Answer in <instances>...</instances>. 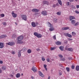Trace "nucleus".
I'll return each instance as SVG.
<instances>
[{
    "label": "nucleus",
    "mask_w": 79,
    "mask_h": 79,
    "mask_svg": "<svg viewBox=\"0 0 79 79\" xmlns=\"http://www.w3.org/2000/svg\"><path fill=\"white\" fill-rule=\"evenodd\" d=\"M23 38V36L22 35L19 36L17 38V42L18 44H23V41H22Z\"/></svg>",
    "instance_id": "1"
},
{
    "label": "nucleus",
    "mask_w": 79,
    "mask_h": 79,
    "mask_svg": "<svg viewBox=\"0 0 79 79\" xmlns=\"http://www.w3.org/2000/svg\"><path fill=\"white\" fill-rule=\"evenodd\" d=\"M34 34L35 36H36L38 38H40L42 36V35L40 34H38V33L36 32H35Z\"/></svg>",
    "instance_id": "2"
},
{
    "label": "nucleus",
    "mask_w": 79,
    "mask_h": 79,
    "mask_svg": "<svg viewBox=\"0 0 79 79\" xmlns=\"http://www.w3.org/2000/svg\"><path fill=\"white\" fill-rule=\"evenodd\" d=\"M21 17L22 19L26 21L27 19V15H21Z\"/></svg>",
    "instance_id": "3"
},
{
    "label": "nucleus",
    "mask_w": 79,
    "mask_h": 79,
    "mask_svg": "<svg viewBox=\"0 0 79 79\" xmlns=\"http://www.w3.org/2000/svg\"><path fill=\"white\" fill-rule=\"evenodd\" d=\"M6 45H10V46H13V45H14L15 43L13 42H9V43H7L6 44Z\"/></svg>",
    "instance_id": "4"
},
{
    "label": "nucleus",
    "mask_w": 79,
    "mask_h": 79,
    "mask_svg": "<svg viewBox=\"0 0 79 79\" xmlns=\"http://www.w3.org/2000/svg\"><path fill=\"white\" fill-rule=\"evenodd\" d=\"M64 34L66 36H68L70 38L72 37V35L71 34H69L68 33H64Z\"/></svg>",
    "instance_id": "5"
},
{
    "label": "nucleus",
    "mask_w": 79,
    "mask_h": 79,
    "mask_svg": "<svg viewBox=\"0 0 79 79\" xmlns=\"http://www.w3.org/2000/svg\"><path fill=\"white\" fill-rule=\"evenodd\" d=\"M41 14L44 15L46 16L48 14L47 12L46 11H43L41 12Z\"/></svg>",
    "instance_id": "6"
},
{
    "label": "nucleus",
    "mask_w": 79,
    "mask_h": 79,
    "mask_svg": "<svg viewBox=\"0 0 79 79\" xmlns=\"http://www.w3.org/2000/svg\"><path fill=\"white\" fill-rule=\"evenodd\" d=\"M6 37H7V36L4 35H2L0 36V39L6 38Z\"/></svg>",
    "instance_id": "7"
},
{
    "label": "nucleus",
    "mask_w": 79,
    "mask_h": 79,
    "mask_svg": "<svg viewBox=\"0 0 79 79\" xmlns=\"http://www.w3.org/2000/svg\"><path fill=\"white\" fill-rule=\"evenodd\" d=\"M12 16L14 18H16L17 17V14L15 13H14V11H12Z\"/></svg>",
    "instance_id": "8"
},
{
    "label": "nucleus",
    "mask_w": 79,
    "mask_h": 79,
    "mask_svg": "<svg viewBox=\"0 0 79 79\" xmlns=\"http://www.w3.org/2000/svg\"><path fill=\"white\" fill-rule=\"evenodd\" d=\"M32 70L34 73L36 72L37 71L36 68V67L33 66L32 69Z\"/></svg>",
    "instance_id": "9"
},
{
    "label": "nucleus",
    "mask_w": 79,
    "mask_h": 79,
    "mask_svg": "<svg viewBox=\"0 0 79 79\" xmlns=\"http://www.w3.org/2000/svg\"><path fill=\"white\" fill-rule=\"evenodd\" d=\"M55 44L56 45H61L62 43L61 42L58 41L56 42Z\"/></svg>",
    "instance_id": "10"
},
{
    "label": "nucleus",
    "mask_w": 79,
    "mask_h": 79,
    "mask_svg": "<svg viewBox=\"0 0 79 79\" xmlns=\"http://www.w3.org/2000/svg\"><path fill=\"white\" fill-rule=\"evenodd\" d=\"M4 47V45L2 43H0V48H3Z\"/></svg>",
    "instance_id": "11"
},
{
    "label": "nucleus",
    "mask_w": 79,
    "mask_h": 79,
    "mask_svg": "<svg viewBox=\"0 0 79 79\" xmlns=\"http://www.w3.org/2000/svg\"><path fill=\"white\" fill-rule=\"evenodd\" d=\"M39 11V9H33L32 10V11L33 12H38Z\"/></svg>",
    "instance_id": "12"
},
{
    "label": "nucleus",
    "mask_w": 79,
    "mask_h": 79,
    "mask_svg": "<svg viewBox=\"0 0 79 79\" xmlns=\"http://www.w3.org/2000/svg\"><path fill=\"white\" fill-rule=\"evenodd\" d=\"M31 25L33 27H35L36 26L35 23L34 22H32L31 23Z\"/></svg>",
    "instance_id": "13"
},
{
    "label": "nucleus",
    "mask_w": 79,
    "mask_h": 79,
    "mask_svg": "<svg viewBox=\"0 0 79 79\" xmlns=\"http://www.w3.org/2000/svg\"><path fill=\"white\" fill-rule=\"evenodd\" d=\"M39 75H40V76H41L42 77H44V74H43L41 72L39 71Z\"/></svg>",
    "instance_id": "14"
},
{
    "label": "nucleus",
    "mask_w": 79,
    "mask_h": 79,
    "mask_svg": "<svg viewBox=\"0 0 79 79\" xmlns=\"http://www.w3.org/2000/svg\"><path fill=\"white\" fill-rule=\"evenodd\" d=\"M69 19L70 20H71L73 19H75V18L74 16H70L69 17Z\"/></svg>",
    "instance_id": "15"
},
{
    "label": "nucleus",
    "mask_w": 79,
    "mask_h": 79,
    "mask_svg": "<svg viewBox=\"0 0 79 79\" xmlns=\"http://www.w3.org/2000/svg\"><path fill=\"white\" fill-rule=\"evenodd\" d=\"M21 76L20 74L19 73H18L16 74V77L17 78H18L20 77Z\"/></svg>",
    "instance_id": "16"
},
{
    "label": "nucleus",
    "mask_w": 79,
    "mask_h": 79,
    "mask_svg": "<svg viewBox=\"0 0 79 79\" xmlns=\"http://www.w3.org/2000/svg\"><path fill=\"white\" fill-rule=\"evenodd\" d=\"M43 3L44 4H47V5H48L49 4L48 2L45 1H43Z\"/></svg>",
    "instance_id": "17"
},
{
    "label": "nucleus",
    "mask_w": 79,
    "mask_h": 79,
    "mask_svg": "<svg viewBox=\"0 0 79 79\" xmlns=\"http://www.w3.org/2000/svg\"><path fill=\"white\" fill-rule=\"evenodd\" d=\"M69 28L68 27H63L62 28V29L64 30H67L69 29Z\"/></svg>",
    "instance_id": "18"
},
{
    "label": "nucleus",
    "mask_w": 79,
    "mask_h": 79,
    "mask_svg": "<svg viewBox=\"0 0 79 79\" xmlns=\"http://www.w3.org/2000/svg\"><path fill=\"white\" fill-rule=\"evenodd\" d=\"M59 48H60V50L61 51H64L63 48H64V47H63L62 46H61L59 47Z\"/></svg>",
    "instance_id": "19"
},
{
    "label": "nucleus",
    "mask_w": 79,
    "mask_h": 79,
    "mask_svg": "<svg viewBox=\"0 0 79 79\" xmlns=\"http://www.w3.org/2000/svg\"><path fill=\"white\" fill-rule=\"evenodd\" d=\"M54 30V28L52 27H50V28L49 29V30L50 31H53Z\"/></svg>",
    "instance_id": "20"
},
{
    "label": "nucleus",
    "mask_w": 79,
    "mask_h": 79,
    "mask_svg": "<svg viewBox=\"0 0 79 79\" xmlns=\"http://www.w3.org/2000/svg\"><path fill=\"white\" fill-rule=\"evenodd\" d=\"M61 6L62 5V2L60 0H57Z\"/></svg>",
    "instance_id": "21"
},
{
    "label": "nucleus",
    "mask_w": 79,
    "mask_h": 79,
    "mask_svg": "<svg viewBox=\"0 0 79 79\" xmlns=\"http://www.w3.org/2000/svg\"><path fill=\"white\" fill-rule=\"evenodd\" d=\"M21 51H19L18 52V57L19 58H20V57L21 56V52H20Z\"/></svg>",
    "instance_id": "22"
},
{
    "label": "nucleus",
    "mask_w": 79,
    "mask_h": 79,
    "mask_svg": "<svg viewBox=\"0 0 79 79\" xmlns=\"http://www.w3.org/2000/svg\"><path fill=\"white\" fill-rule=\"evenodd\" d=\"M73 49L72 48H68V51H70V52H73Z\"/></svg>",
    "instance_id": "23"
},
{
    "label": "nucleus",
    "mask_w": 79,
    "mask_h": 79,
    "mask_svg": "<svg viewBox=\"0 0 79 79\" xmlns=\"http://www.w3.org/2000/svg\"><path fill=\"white\" fill-rule=\"evenodd\" d=\"M6 67L5 66H2V69L3 70H6Z\"/></svg>",
    "instance_id": "24"
},
{
    "label": "nucleus",
    "mask_w": 79,
    "mask_h": 79,
    "mask_svg": "<svg viewBox=\"0 0 79 79\" xmlns=\"http://www.w3.org/2000/svg\"><path fill=\"white\" fill-rule=\"evenodd\" d=\"M76 23V21L75 20H72L71 21V23L73 24H74Z\"/></svg>",
    "instance_id": "25"
},
{
    "label": "nucleus",
    "mask_w": 79,
    "mask_h": 79,
    "mask_svg": "<svg viewBox=\"0 0 79 79\" xmlns=\"http://www.w3.org/2000/svg\"><path fill=\"white\" fill-rule=\"evenodd\" d=\"M27 52L28 53H31V50L30 49H29L27 50Z\"/></svg>",
    "instance_id": "26"
},
{
    "label": "nucleus",
    "mask_w": 79,
    "mask_h": 79,
    "mask_svg": "<svg viewBox=\"0 0 79 79\" xmlns=\"http://www.w3.org/2000/svg\"><path fill=\"white\" fill-rule=\"evenodd\" d=\"M66 69L67 71L68 72H69L70 71V69L69 67H66Z\"/></svg>",
    "instance_id": "27"
},
{
    "label": "nucleus",
    "mask_w": 79,
    "mask_h": 79,
    "mask_svg": "<svg viewBox=\"0 0 79 79\" xmlns=\"http://www.w3.org/2000/svg\"><path fill=\"white\" fill-rule=\"evenodd\" d=\"M76 70L77 71H79V66H76Z\"/></svg>",
    "instance_id": "28"
},
{
    "label": "nucleus",
    "mask_w": 79,
    "mask_h": 79,
    "mask_svg": "<svg viewBox=\"0 0 79 79\" xmlns=\"http://www.w3.org/2000/svg\"><path fill=\"white\" fill-rule=\"evenodd\" d=\"M56 47H54L53 48H51V50H54L55 49H56Z\"/></svg>",
    "instance_id": "29"
},
{
    "label": "nucleus",
    "mask_w": 79,
    "mask_h": 79,
    "mask_svg": "<svg viewBox=\"0 0 79 79\" xmlns=\"http://www.w3.org/2000/svg\"><path fill=\"white\" fill-rule=\"evenodd\" d=\"M47 66V65L46 64L44 65V68H45L46 71L47 70V68L46 67Z\"/></svg>",
    "instance_id": "30"
},
{
    "label": "nucleus",
    "mask_w": 79,
    "mask_h": 79,
    "mask_svg": "<svg viewBox=\"0 0 79 79\" xmlns=\"http://www.w3.org/2000/svg\"><path fill=\"white\" fill-rule=\"evenodd\" d=\"M48 26L50 27H52V25L49 22H48Z\"/></svg>",
    "instance_id": "31"
},
{
    "label": "nucleus",
    "mask_w": 79,
    "mask_h": 79,
    "mask_svg": "<svg viewBox=\"0 0 79 79\" xmlns=\"http://www.w3.org/2000/svg\"><path fill=\"white\" fill-rule=\"evenodd\" d=\"M16 37V35H15V34H13L12 35V38H14L15 37Z\"/></svg>",
    "instance_id": "32"
},
{
    "label": "nucleus",
    "mask_w": 79,
    "mask_h": 79,
    "mask_svg": "<svg viewBox=\"0 0 79 79\" xmlns=\"http://www.w3.org/2000/svg\"><path fill=\"white\" fill-rule=\"evenodd\" d=\"M0 16H1L2 17H3L5 16V15H4V14H1L0 15Z\"/></svg>",
    "instance_id": "33"
},
{
    "label": "nucleus",
    "mask_w": 79,
    "mask_h": 79,
    "mask_svg": "<svg viewBox=\"0 0 79 79\" xmlns=\"http://www.w3.org/2000/svg\"><path fill=\"white\" fill-rule=\"evenodd\" d=\"M57 14L59 15H61V12H58L57 13Z\"/></svg>",
    "instance_id": "34"
},
{
    "label": "nucleus",
    "mask_w": 79,
    "mask_h": 79,
    "mask_svg": "<svg viewBox=\"0 0 79 79\" xmlns=\"http://www.w3.org/2000/svg\"><path fill=\"white\" fill-rule=\"evenodd\" d=\"M79 24V22H77V23H76L74 25L75 26H77V25H78Z\"/></svg>",
    "instance_id": "35"
},
{
    "label": "nucleus",
    "mask_w": 79,
    "mask_h": 79,
    "mask_svg": "<svg viewBox=\"0 0 79 79\" xmlns=\"http://www.w3.org/2000/svg\"><path fill=\"white\" fill-rule=\"evenodd\" d=\"M76 34V33L74 32H72V35H75Z\"/></svg>",
    "instance_id": "36"
},
{
    "label": "nucleus",
    "mask_w": 79,
    "mask_h": 79,
    "mask_svg": "<svg viewBox=\"0 0 79 79\" xmlns=\"http://www.w3.org/2000/svg\"><path fill=\"white\" fill-rule=\"evenodd\" d=\"M61 61H65V59L64 58H63L61 59Z\"/></svg>",
    "instance_id": "37"
},
{
    "label": "nucleus",
    "mask_w": 79,
    "mask_h": 79,
    "mask_svg": "<svg viewBox=\"0 0 79 79\" xmlns=\"http://www.w3.org/2000/svg\"><path fill=\"white\" fill-rule=\"evenodd\" d=\"M46 60L48 62H49L50 60L49 58H47L46 59Z\"/></svg>",
    "instance_id": "38"
},
{
    "label": "nucleus",
    "mask_w": 79,
    "mask_h": 79,
    "mask_svg": "<svg viewBox=\"0 0 79 79\" xmlns=\"http://www.w3.org/2000/svg\"><path fill=\"white\" fill-rule=\"evenodd\" d=\"M4 25H6V23L5 22L2 23Z\"/></svg>",
    "instance_id": "39"
},
{
    "label": "nucleus",
    "mask_w": 79,
    "mask_h": 79,
    "mask_svg": "<svg viewBox=\"0 0 79 79\" xmlns=\"http://www.w3.org/2000/svg\"><path fill=\"white\" fill-rule=\"evenodd\" d=\"M75 68V66L74 65H73L72 66V68L73 69H74Z\"/></svg>",
    "instance_id": "40"
},
{
    "label": "nucleus",
    "mask_w": 79,
    "mask_h": 79,
    "mask_svg": "<svg viewBox=\"0 0 79 79\" xmlns=\"http://www.w3.org/2000/svg\"><path fill=\"white\" fill-rule=\"evenodd\" d=\"M57 20V19H56V18H55V19H54V21L55 23H56V22H56Z\"/></svg>",
    "instance_id": "41"
},
{
    "label": "nucleus",
    "mask_w": 79,
    "mask_h": 79,
    "mask_svg": "<svg viewBox=\"0 0 79 79\" xmlns=\"http://www.w3.org/2000/svg\"><path fill=\"white\" fill-rule=\"evenodd\" d=\"M58 56L59 57H60V58H63V56L61 55H59Z\"/></svg>",
    "instance_id": "42"
},
{
    "label": "nucleus",
    "mask_w": 79,
    "mask_h": 79,
    "mask_svg": "<svg viewBox=\"0 0 79 79\" xmlns=\"http://www.w3.org/2000/svg\"><path fill=\"white\" fill-rule=\"evenodd\" d=\"M53 38L54 39L56 40V35H55L53 36Z\"/></svg>",
    "instance_id": "43"
},
{
    "label": "nucleus",
    "mask_w": 79,
    "mask_h": 79,
    "mask_svg": "<svg viewBox=\"0 0 79 79\" xmlns=\"http://www.w3.org/2000/svg\"><path fill=\"white\" fill-rule=\"evenodd\" d=\"M11 53L12 55H15V54L14 51H12Z\"/></svg>",
    "instance_id": "44"
},
{
    "label": "nucleus",
    "mask_w": 79,
    "mask_h": 79,
    "mask_svg": "<svg viewBox=\"0 0 79 79\" xmlns=\"http://www.w3.org/2000/svg\"><path fill=\"white\" fill-rule=\"evenodd\" d=\"M42 60L43 61H45V59L44 57H42Z\"/></svg>",
    "instance_id": "45"
},
{
    "label": "nucleus",
    "mask_w": 79,
    "mask_h": 79,
    "mask_svg": "<svg viewBox=\"0 0 79 79\" xmlns=\"http://www.w3.org/2000/svg\"><path fill=\"white\" fill-rule=\"evenodd\" d=\"M75 12H76V13H77V14H79V12L78 11H77V10H76V11H75Z\"/></svg>",
    "instance_id": "46"
},
{
    "label": "nucleus",
    "mask_w": 79,
    "mask_h": 79,
    "mask_svg": "<svg viewBox=\"0 0 79 79\" xmlns=\"http://www.w3.org/2000/svg\"><path fill=\"white\" fill-rule=\"evenodd\" d=\"M3 63V61L2 60H0V64H2Z\"/></svg>",
    "instance_id": "47"
},
{
    "label": "nucleus",
    "mask_w": 79,
    "mask_h": 79,
    "mask_svg": "<svg viewBox=\"0 0 79 79\" xmlns=\"http://www.w3.org/2000/svg\"><path fill=\"white\" fill-rule=\"evenodd\" d=\"M76 7L77 9L79 8V5H76Z\"/></svg>",
    "instance_id": "48"
},
{
    "label": "nucleus",
    "mask_w": 79,
    "mask_h": 79,
    "mask_svg": "<svg viewBox=\"0 0 79 79\" xmlns=\"http://www.w3.org/2000/svg\"><path fill=\"white\" fill-rule=\"evenodd\" d=\"M67 4L68 6H69V2H68L67 3Z\"/></svg>",
    "instance_id": "49"
},
{
    "label": "nucleus",
    "mask_w": 79,
    "mask_h": 79,
    "mask_svg": "<svg viewBox=\"0 0 79 79\" xmlns=\"http://www.w3.org/2000/svg\"><path fill=\"white\" fill-rule=\"evenodd\" d=\"M65 50H66L68 51V48H67V47H66L65 48Z\"/></svg>",
    "instance_id": "50"
},
{
    "label": "nucleus",
    "mask_w": 79,
    "mask_h": 79,
    "mask_svg": "<svg viewBox=\"0 0 79 79\" xmlns=\"http://www.w3.org/2000/svg\"><path fill=\"white\" fill-rule=\"evenodd\" d=\"M59 75H60V76H61V75H62V73H60V72H59Z\"/></svg>",
    "instance_id": "51"
},
{
    "label": "nucleus",
    "mask_w": 79,
    "mask_h": 79,
    "mask_svg": "<svg viewBox=\"0 0 79 79\" xmlns=\"http://www.w3.org/2000/svg\"><path fill=\"white\" fill-rule=\"evenodd\" d=\"M56 6V5L55 4H54L53 6V7H55Z\"/></svg>",
    "instance_id": "52"
},
{
    "label": "nucleus",
    "mask_w": 79,
    "mask_h": 79,
    "mask_svg": "<svg viewBox=\"0 0 79 79\" xmlns=\"http://www.w3.org/2000/svg\"><path fill=\"white\" fill-rule=\"evenodd\" d=\"M2 72V69H0V73H1Z\"/></svg>",
    "instance_id": "53"
},
{
    "label": "nucleus",
    "mask_w": 79,
    "mask_h": 79,
    "mask_svg": "<svg viewBox=\"0 0 79 79\" xmlns=\"http://www.w3.org/2000/svg\"><path fill=\"white\" fill-rule=\"evenodd\" d=\"M31 79H34V77L33 76L31 77Z\"/></svg>",
    "instance_id": "54"
},
{
    "label": "nucleus",
    "mask_w": 79,
    "mask_h": 79,
    "mask_svg": "<svg viewBox=\"0 0 79 79\" xmlns=\"http://www.w3.org/2000/svg\"><path fill=\"white\" fill-rule=\"evenodd\" d=\"M68 40H72L73 39L71 38H69Z\"/></svg>",
    "instance_id": "55"
},
{
    "label": "nucleus",
    "mask_w": 79,
    "mask_h": 79,
    "mask_svg": "<svg viewBox=\"0 0 79 79\" xmlns=\"http://www.w3.org/2000/svg\"><path fill=\"white\" fill-rule=\"evenodd\" d=\"M37 51H40V49H36Z\"/></svg>",
    "instance_id": "56"
},
{
    "label": "nucleus",
    "mask_w": 79,
    "mask_h": 79,
    "mask_svg": "<svg viewBox=\"0 0 79 79\" xmlns=\"http://www.w3.org/2000/svg\"><path fill=\"white\" fill-rule=\"evenodd\" d=\"M10 76L12 77H13V75L12 74H11L10 75Z\"/></svg>",
    "instance_id": "57"
},
{
    "label": "nucleus",
    "mask_w": 79,
    "mask_h": 79,
    "mask_svg": "<svg viewBox=\"0 0 79 79\" xmlns=\"http://www.w3.org/2000/svg\"><path fill=\"white\" fill-rule=\"evenodd\" d=\"M74 0H69L70 2H72Z\"/></svg>",
    "instance_id": "58"
},
{
    "label": "nucleus",
    "mask_w": 79,
    "mask_h": 79,
    "mask_svg": "<svg viewBox=\"0 0 79 79\" xmlns=\"http://www.w3.org/2000/svg\"><path fill=\"white\" fill-rule=\"evenodd\" d=\"M56 5L57 6H59V4L57 3Z\"/></svg>",
    "instance_id": "59"
},
{
    "label": "nucleus",
    "mask_w": 79,
    "mask_h": 79,
    "mask_svg": "<svg viewBox=\"0 0 79 79\" xmlns=\"http://www.w3.org/2000/svg\"><path fill=\"white\" fill-rule=\"evenodd\" d=\"M48 79H50V77H48Z\"/></svg>",
    "instance_id": "60"
},
{
    "label": "nucleus",
    "mask_w": 79,
    "mask_h": 79,
    "mask_svg": "<svg viewBox=\"0 0 79 79\" xmlns=\"http://www.w3.org/2000/svg\"><path fill=\"white\" fill-rule=\"evenodd\" d=\"M23 73H22V74H21V76H23Z\"/></svg>",
    "instance_id": "61"
},
{
    "label": "nucleus",
    "mask_w": 79,
    "mask_h": 79,
    "mask_svg": "<svg viewBox=\"0 0 79 79\" xmlns=\"http://www.w3.org/2000/svg\"><path fill=\"white\" fill-rule=\"evenodd\" d=\"M35 15H36V13H35Z\"/></svg>",
    "instance_id": "62"
},
{
    "label": "nucleus",
    "mask_w": 79,
    "mask_h": 79,
    "mask_svg": "<svg viewBox=\"0 0 79 79\" xmlns=\"http://www.w3.org/2000/svg\"><path fill=\"white\" fill-rule=\"evenodd\" d=\"M75 0L76 1V2L77 1V0Z\"/></svg>",
    "instance_id": "63"
},
{
    "label": "nucleus",
    "mask_w": 79,
    "mask_h": 79,
    "mask_svg": "<svg viewBox=\"0 0 79 79\" xmlns=\"http://www.w3.org/2000/svg\"><path fill=\"white\" fill-rule=\"evenodd\" d=\"M7 79H11L8 78H7Z\"/></svg>",
    "instance_id": "64"
}]
</instances>
